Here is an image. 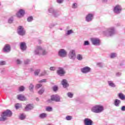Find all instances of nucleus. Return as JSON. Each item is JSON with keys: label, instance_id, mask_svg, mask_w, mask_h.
<instances>
[{"label": "nucleus", "instance_id": "obj_1", "mask_svg": "<svg viewBox=\"0 0 125 125\" xmlns=\"http://www.w3.org/2000/svg\"><path fill=\"white\" fill-rule=\"evenodd\" d=\"M0 117V122H5L7 118L6 117L10 118L12 117V111L9 109H7L2 112Z\"/></svg>", "mask_w": 125, "mask_h": 125}, {"label": "nucleus", "instance_id": "obj_2", "mask_svg": "<svg viewBox=\"0 0 125 125\" xmlns=\"http://www.w3.org/2000/svg\"><path fill=\"white\" fill-rule=\"evenodd\" d=\"M34 54L35 55H46L47 51L44 48H42L41 46H37L36 49L34 50Z\"/></svg>", "mask_w": 125, "mask_h": 125}, {"label": "nucleus", "instance_id": "obj_3", "mask_svg": "<svg viewBox=\"0 0 125 125\" xmlns=\"http://www.w3.org/2000/svg\"><path fill=\"white\" fill-rule=\"evenodd\" d=\"M91 111L95 114H99L104 111V107L103 105H96L91 108Z\"/></svg>", "mask_w": 125, "mask_h": 125}, {"label": "nucleus", "instance_id": "obj_4", "mask_svg": "<svg viewBox=\"0 0 125 125\" xmlns=\"http://www.w3.org/2000/svg\"><path fill=\"white\" fill-rule=\"evenodd\" d=\"M116 34V31L115 30V27H111L108 28L106 31H104V35L106 37H112Z\"/></svg>", "mask_w": 125, "mask_h": 125}, {"label": "nucleus", "instance_id": "obj_5", "mask_svg": "<svg viewBox=\"0 0 125 125\" xmlns=\"http://www.w3.org/2000/svg\"><path fill=\"white\" fill-rule=\"evenodd\" d=\"M17 33L20 36L23 37V36H25V35H26V31H25V29H24V27H23V26L20 25L18 27Z\"/></svg>", "mask_w": 125, "mask_h": 125}, {"label": "nucleus", "instance_id": "obj_6", "mask_svg": "<svg viewBox=\"0 0 125 125\" xmlns=\"http://www.w3.org/2000/svg\"><path fill=\"white\" fill-rule=\"evenodd\" d=\"M123 10V8L120 5H116L113 8V12L115 14H120L122 11Z\"/></svg>", "mask_w": 125, "mask_h": 125}, {"label": "nucleus", "instance_id": "obj_7", "mask_svg": "<svg viewBox=\"0 0 125 125\" xmlns=\"http://www.w3.org/2000/svg\"><path fill=\"white\" fill-rule=\"evenodd\" d=\"M81 72L83 74H88L91 72V68L89 66H85L81 68Z\"/></svg>", "mask_w": 125, "mask_h": 125}, {"label": "nucleus", "instance_id": "obj_8", "mask_svg": "<svg viewBox=\"0 0 125 125\" xmlns=\"http://www.w3.org/2000/svg\"><path fill=\"white\" fill-rule=\"evenodd\" d=\"M58 55L60 57H66L67 56V51L64 49H61L58 52Z\"/></svg>", "mask_w": 125, "mask_h": 125}, {"label": "nucleus", "instance_id": "obj_9", "mask_svg": "<svg viewBox=\"0 0 125 125\" xmlns=\"http://www.w3.org/2000/svg\"><path fill=\"white\" fill-rule=\"evenodd\" d=\"M68 57L72 60L76 59V51L75 50H71L68 54Z\"/></svg>", "mask_w": 125, "mask_h": 125}, {"label": "nucleus", "instance_id": "obj_10", "mask_svg": "<svg viewBox=\"0 0 125 125\" xmlns=\"http://www.w3.org/2000/svg\"><path fill=\"white\" fill-rule=\"evenodd\" d=\"M11 51V47L9 44H6L3 48V52L5 53H8Z\"/></svg>", "mask_w": 125, "mask_h": 125}, {"label": "nucleus", "instance_id": "obj_11", "mask_svg": "<svg viewBox=\"0 0 125 125\" xmlns=\"http://www.w3.org/2000/svg\"><path fill=\"white\" fill-rule=\"evenodd\" d=\"M91 41L93 45H100V40L98 38H91Z\"/></svg>", "mask_w": 125, "mask_h": 125}, {"label": "nucleus", "instance_id": "obj_12", "mask_svg": "<svg viewBox=\"0 0 125 125\" xmlns=\"http://www.w3.org/2000/svg\"><path fill=\"white\" fill-rule=\"evenodd\" d=\"M61 84L62 85L63 88H68L69 86L68 81L66 79H63L61 82Z\"/></svg>", "mask_w": 125, "mask_h": 125}, {"label": "nucleus", "instance_id": "obj_13", "mask_svg": "<svg viewBox=\"0 0 125 125\" xmlns=\"http://www.w3.org/2000/svg\"><path fill=\"white\" fill-rule=\"evenodd\" d=\"M52 97V100L53 101H55V102H60V99H61V98H60V96L55 94L51 96Z\"/></svg>", "mask_w": 125, "mask_h": 125}, {"label": "nucleus", "instance_id": "obj_14", "mask_svg": "<svg viewBox=\"0 0 125 125\" xmlns=\"http://www.w3.org/2000/svg\"><path fill=\"white\" fill-rule=\"evenodd\" d=\"M57 74L59 76L61 77L64 76L66 74V72L64 70V69L62 67H59V69L57 70Z\"/></svg>", "mask_w": 125, "mask_h": 125}, {"label": "nucleus", "instance_id": "obj_15", "mask_svg": "<svg viewBox=\"0 0 125 125\" xmlns=\"http://www.w3.org/2000/svg\"><path fill=\"white\" fill-rule=\"evenodd\" d=\"M93 19V14H88L85 17V21L86 22H91Z\"/></svg>", "mask_w": 125, "mask_h": 125}, {"label": "nucleus", "instance_id": "obj_16", "mask_svg": "<svg viewBox=\"0 0 125 125\" xmlns=\"http://www.w3.org/2000/svg\"><path fill=\"white\" fill-rule=\"evenodd\" d=\"M93 122L89 118H85L84 119V124L85 125H92Z\"/></svg>", "mask_w": 125, "mask_h": 125}, {"label": "nucleus", "instance_id": "obj_17", "mask_svg": "<svg viewBox=\"0 0 125 125\" xmlns=\"http://www.w3.org/2000/svg\"><path fill=\"white\" fill-rule=\"evenodd\" d=\"M24 14H25V10L21 9L19 12H18L17 13V17H18L19 18H20V17H21V16H24Z\"/></svg>", "mask_w": 125, "mask_h": 125}, {"label": "nucleus", "instance_id": "obj_18", "mask_svg": "<svg viewBox=\"0 0 125 125\" xmlns=\"http://www.w3.org/2000/svg\"><path fill=\"white\" fill-rule=\"evenodd\" d=\"M18 100L20 101H27V99L22 94H19L17 96Z\"/></svg>", "mask_w": 125, "mask_h": 125}, {"label": "nucleus", "instance_id": "obj_19", "mask_svg": "<svg viewBox=\"0 0 125 125\" xmlns=\"http://www.w3.org/2000/svg\"><path fill=\"white\" fill-rule=\"evenodd\" d=\"M20 48L21 50L24 51L27 49V46L25 42H21L20 43Z\"/></svg>", "mask_w": 125, "mask_h": 125}, {"label": "nucleus", "instance_id": "obj_20", "mask_svg": "<svg viewBox=\"0 0 125 125\" xmlns=\"http://www.w3.org/2000/svg\"><path fill=\"white\" fill-rule=\"evenodd\" d=\"M122 103V102L121 101V100H119V99H115L114 100V105L116 106V107H119L120 106V105H121V104Z\"/></svg>", "mask_w": 125, "mask_h": 125}, {"label": "nucleus", "instance_id": "obj_21", "mask_svg": "<svg viewBox=\"0 0 125 125\" xmlns=\"http://www.w3.org/2000/svg\"><path fill=\"white\" fill-rule=\"evenodd\" d=\"M33 108L34 106L31 104H27L25 108V110L26 111H30V110H32V109Z\"/></svg>", "mask_w": 125, "mask_h": 125}, {"label": "nucleus", "instance_id": "obj_22", "mask_svg": "<svg viewBox=\"0 0 125 125\" xmlns=\"http://www.w3.org/2000/svg\"><path fill=\"white\" fill-rule=\"evenodd\" d=\"M56 11V10H55L53 7H51L48 9V12H49V13H50L52 15Z\"/></svg>", "mask_w": 125, "mask_h": 125}, {"label": "nucleus", "instance_id": "obj_23", "mask_svg": "<svg viewBox=\"0 0 125 125\" xmlns=\"http://www.w3.org/2000/svg\"><path fill=\"white\" fill-rule=\"evenodd\" d=\"M107 83L109 86H110L111 87H116V84H114V82L112 81H108Z\"/></svg>", "mask_w": 125, "mask_h": 125}, {"label": "nucleus", "instance_id": "obj_24", "mask_svg": "<svg viewBox=\"0 0 125 125\" xmlns=\"http://www.w3.org/2000/svg\"><path fill=\"white\" fill-rule=\"evenodd\" d=\"M61 14V13H60L59 11L56 10V11L53 13L52 15L53 17H55V18H57V17L60 16Z\"/></svg>", "mask_w": 125, "mask_h": 125}, {"label": "nucleus", "instance_id": "obj_25", "mask_svg": "<svg viewBox=\"0 0 125 125\" xmlns=\"http://www.w3.org/2000/svg\"><path fill=\"white\" fill-rule=\"evenodd\" d=\"M118 97L121 100H125V95L122 93H120L118 94Z\"/></svg>", "mask_w": 125, "mask_h": 125}, {"label": "nucleus", "instance_id": "obj_26", "mask_svg": "<svg viewBox=\"0 0 125 125\" xmlns=\"http://www.w3.org/2000/svg\"><path fill=\"white\" fill-rule=\"evenodd\" d=\"M47 115L45 113H42L40 114L39 118L40 119H45L46 118Z\"/></svg>", "mask_w": 125, "mask_h": 125}, {"label": "nucleus", "instance_id": "obj_27", "mask_svg": "<svg viewBox=\"0 0 125 125\" xmlns=\"http://www.w3.org/2000/svg\"><path fill=\"white\" fill-rule=\"evenodd\" d=\"M76 58L77 60H79V61H82V60L83 59V55L81 54H78L77 55Z\"/></svg>", "mask_w": 125, "mask_h": 125}, {"label": "nucleus", "instance_id": "obj_28", "mask_svg": "<svg viewBox=\"0 0 125 125\" xmlns=\"http://www.w3.org/2000/svg\"><path fill=\"white\" fill-rule=\"evenodd\" d=\"M73 33H74L73 30H67L65 33V36H70V35H71V34H73Z\"/></svg>", "mask_w": 125, "mask_h": 125}, {"label": "nucleus", "instance_id": "obj_29", "mask_svg": "<svg viewBox=\"0 0 125 125\" xmlns=\"http://www.w3.org/2000/svg\"><path fill=\"white\" fill-rule=\"evenodd\" d=\"M19 119L21 120H25V119H26V115H25L24 113H22L20 115Z\"/></svg>", "mask_w": 125, "mask_h": 125}, {"label": "nucleus", "instance_id": "obj_30", "mask_svg": "<svg viewBox=\"0 0 125 125\" xmlns=\"http://www.w3.org/2000/svg\"><path fill=\"white\" fill-rule=\"evenodd\" d=\"M29 89L30 91L33 92V90H34V85L33 83H30L29 86Z\"/></svg>", "mask_w": 125, "mask_h": 125}, {"label": "nucleus", "instance_id": "obj_31", "mask_svg": "<svg viewBox=\"0 0 125 125\" xmlns=\"http://www.w3.org/2000/svg\"><path fill=\"white\" fill-rule=\"evenodd\" d=\"M33 20H34V18H33V16L28 17L27 19V21L28 22H32Z\"/></svg>", "mask_w": 125, "mask_h": 125}, {"label": "nucleus", "instance_id": "obj_32", "mask_svg": "<svg viewBox=\"0 0 125 125\" xmlns=\"http://www.w3.org/2000/svg\"><path fill=\"white\" fill-rule=\"evenodd\" d=\"M14 21V18L13 17H11L10 18H9L8 20V22L9 24H11L12 23V22H13Z\"/></svg>", "mask_w": 125, "mask_h": 125}, {"label": "nucleus", "instance_id": "obj_33", "mask_svg": "<svg viewBox=\"0 0 125 125\" xmlns=\"http://www.w3.org/2000/svg\"><path fill=\"white\" fill-rule=\"evenodd\" d=\"M40 72H41V69H36L34 72L35 76H39V74H40Z\"/></svg>", "mask_w": 125, "mask_h": 125}, {"label": "nucleus", "instance_id": "obj_34", "mask_svg": "<svg viewBox=\"0 0 125 125\" xmlns=\"http://www.w3.org/2000/svg\"><path fill=\"white\" fill-rule=\"evenodd\" d=\"M117 57V54L116 53H112L110 54V57L111 59L115 58V57Z\"/></svg>", "mask_w": 125, "mask_h": 125}, {"label": "nucleus", "instance_id": "obj_35", "mask_svg": "<svg viewBox=\"0 0 125 125\" xmlns=\"http://www.w3.org/2000/svg\"><path fill=\"white\" fill-rule=\"evenodd\" d=\"M67 95L68 97H69V98H73V96H74V94L72 93L71 92H68L67 93Z\"/></svg>", "mask_w": 125, "mask_h": 125}, {"label": "nucleus", "instance_id": "obj_36", "mask_svg": "<svg viewBox=\"0 0 125 125\" xmlns=\"http://www.w3.org/2000/svg\"><path fill=\"white\" fill-rule=\"evenodd\" d=\"M6 64V62L5 61H0V66H3V65H5Z\"/></svg>", "mask_w": 125, "mask_h": 125}, {"label": "nucleus", "instance_id": "obj_37", "mask_svg": "<svg viewBox=\"0 0 125 125\" xmlns=\"http://www.w3.org/2000/svg\"><path fill=\"white\" fill-rule=\"evenodd\" d=\"M19 91H24L25 90V87L23 86H21L19 88Z\"/></svg>", "mask_w": 125, "mask_h": 125}, {"label": "nucleus", "instance_id": "obj_38", "mask_svg": "<svg viewBox=\"0 0 125 125\" xmlns=\"http://www.w3.org/2000/svg\"><path fill=\"white\" fill-rule=\"evenodd\" d=\"M46 111H47L48 112H51L52 111V107L50 106H48L46 108Z\"/></svg>", "mask_w": 125, "mask_h": 125}, {"label": "nucleus", "instance_id": "obj_39", "mask_svg": "<svg viewBox=\"0 0 125 125\" xmlns=\"http://www.w3.org/2000/svg\"><path fill=\"white\" fill-rule=\"evenodd\" d=\"M89 44H90L89 41H85L84 42V43H83V45L84 46L89 45Z\"/></svg>", "mask_w": 125, "mask_h": 125}, {"label": "nucleus", "instance_id": "obj_40", "mask_svg": "<svg viewBox=\"0 0 125 125\" xmlns=\"http://www.w3.org/2000/svg\"><path fill=\"white\" fill-rule=\"evenodd\" d=\"M53 91H57V90H58V86H56V85H54L53 87Z\"/></svg>", "mask_w": 125, "mask_h": 125}, {"label": "nucleus", "instance_id": "obj_41", "mask_svg": "<svg viewBox=\"0 0 125 125\" xmlns=\"http://www.w3.org/2000/svg\"><path fill=\"white\" fill-rule=\"evenodd\" d=\"M43 92H44V89L42 88L38 92V93L39 94L42 95L43 93Z\"/></svg>", "mask_w": 125, "mask_h": 125}, {"label": "nucleus", "instance_id": "obj_42", "mask_svg": "<svg viewBox=\"0 0 125 125\" xmlns=\"http://www.w3.org/2000/svg\"><path fill=\"white\" fill-rule=\"evenodd\" d=\"M77 7H78V4H77V3H74L72 4V8L76 9Z\"/></svg>", "mask_w": 125, "mask_h": 125}, {"label": "nucleus", "instance_id": "obj_43", "mask_svg": "<svg viewBox=\"0 0 125 125\" xmlns=\"http://www.w3.org/2000/svg\"><path fill=\"white\" fill-rule=\"evenodd\" d=\"M66 120L67 121H71V120H72V116L69 115L67 116L66 117Z\"/></svg>", "mask_w": 125, "mask_h": 125}, {"label": "nucleus", "instance_id": "obj_44", "mask_svg": "<svg viewBox=\"0 0 125 125\" xmlns=\"http://www.w3.org/2000/svg\"><path fill=\"white\" fill-rule=\"evenodd\" d=\"M45 75H46V71L44 70L43 72H42L41 74V76L42 77L43 76H45Z\"/></svg>", "mask_w": 125, "mask_h": 125}, {"label": "nucleus", "instance_id": "obj_45", "mask_svg": "<svg viewBox=\"0 0 125 125\" xmlns=\"http://www.w3.org/2000/svg\"><path fill=\"white\" fill-rule=\"evenodd\" d=\"M97 65L101 68H102V67H103V63H102V62H98L97 63Z\"/></svg>", "mask_w": 125, "mask_h": 125}, {"label": "nucleus", "instance_id": "obj_46", "mask_svg": "<svg viewBox=\"0 0 125 125\" xmlns=\"http://www.w3.org/2000/svg\"><path fill=\"white\" fill-rule=\"evenodd\" d=\"M38 83H46V79H42L41 80H40Z\"/></svg>", "mask_w": 125, "mask_h": 125}, {"label": "nucleus", "instance_id": "obj_47", "mask_svg": "<svg viewBox=\"0 0 125 125\" xmlns=\"http://www.w3.org/2000/svg\"><path fill=\"white\" fill-rule=\"evenodd\" d=\"M16 109L17 110L19 108H20V104H17L15 105Z\"/></svg>", "mask_w": 125, "mask_h": 125}, {"label": "nucleus", "instance_id": "obj_48", "mask_svg": "<svg viewBox=\"0 0 125 125\" xmlns=\"http://www.w3.org/2000/svg\"><path fill=\"white\" fill-rule=\"evenodd\" d=\"M122 76V73L121 72H117L116 73V77H121Z\"/></svg>", "mask_w": 125, "mask_h": 125}, {"label": "nucleus", "instance_id": "obj_49", "mask_svg": "<svg viewBox=\"0 0 125 125\" xmlns=\"http://www.w3.org/2000/svg\"><path fill=\"white\" fill-rule=\"evenodd\" d=\"M56 68L54 66H51L50 67V71H55Z\"/></svg>", "mask_w": 125, "mask_h": 125}, {"label": "nucleus", "instance_id": "obj_50", "mask_svg": "<svg viewBox=\"0 0 125 125\" xmlns=\"http://www.w3.org/2000/svg\"><path fill=\"white\" fill-rule=\"evenodd\" d=\"M42 84H37L36 86V88H40V87H42Z\"/></svg>", "mask_w": 125, "mask_h": 125}, {"label": "nucleus", "instance_id": "obj_51", "mask_svg": "<svg viewBox=\"0 0 125 125\" xmlns=\"http://www.w3.org/2000/svg\"><path fill=\"white\" fill-rule=\"evenodd\" d=\"M64 1V0H57V2L58 3H62V2H63V1Z\"/></svg>", "mask_w": 125, "mask_h": 125}, {"label": "nucleus", "instance_id": "obj_52", "mask_svg": "<svg viewBox=\"0 0 125 125\" xmlns=\"http://www.w3.org/2000/svg\"><path fill=\"white\" fill-rule=\"evenodd\" d=\"M21 63H22V62H21V61H20V60H19V59L17 60V64H20Z\"/></svg>", "mask_w": 125, "mask_h": 125}, {"label": "nucleus", "instance_id": "obj_53", "mask_svg": "<svg viewBox=\"0 0 125 125\" xmlns=\"http://www.w3.org/2000/svg\"><path fill=\"white\" fill-rule=\"evenodd\" d=\"M29 63H30V60H26L24 61V64H29Z\"/></svg>", "mask_w": 125, "mask_h": 125}, {"label": "nucleus", "instance_id": "obj_54", "mask_svg": "<svg viewBox=\"0 0 125 125\" xmlns=\"http://www.w3.org/2000/svg\"><path fill=\"white\" fill-rule=\"evenodd\" d=\"M121 111H125V105L122 106L121 107Z\"/></svg>", "mask_w": 125, "mask_h": 125}, {"label": "nucleus", "instance_id": "obj_55", "mask_svg": "<svg viewBox=\"0 0 125 125\" xmlns=\"http://www.w3.org/2000/svg\"><path fill=\"white\" fill-rule=\"evenodd\" d=\"M52 101H52V97H51V99L48 100H47V102H48V103H51V102H52Z\"/></svg>", "mask_w": 125, "mask_h": 125}, {"label": "nucleus", "instance_id": "obj_56", "mask_svg": "<svg viewBox=\"0 0 125 125\" xmlns=\"http://www.w3.org/2000/svg\"><path fill=\"white\" fill-rule=\"evenodd\" d=\"M55 26V24H51V25L49 26V28L51 29V28H52L53 27H54Z\"/></svg>", "mask_w": 125, "mask_h": 125}, {"label": "nucleus", "instance_id": "obj_57", "mask_svg": "<svg viewBox=\"0 0 125 125\" xmlns=\"http://www.w3.org/2000/svg\"><path fill=\"white\" fill-rule=\"evenodd\" d=\"M109 0H103V2H107Z\"/></svg>", "mask_w": 125, "mask_h": 125}, {"label": "nucleus", "instance_id": "obj_58", "mask_svg": "<svg viewBox=\"0 0 125 125\" xmlns=\"http://www.w3.org/2000/svg\"><path fill=\"white\" fill-rule=\"evenodd\" d=\"M3 72H4V69H3V70H1V74H2L3 73Z\"/></svg>", "mask_w": 125, "mask_h": 125}, {"label": "nucleus", "instance_id": "obj_59", "mask_svg": "<svg viewBox=\"0 0 125 125\" xmlns=\"http://www.w3.org/2000/svg\"><path fill=\"white\" fill-rule=\"evenodd\" d=\"M36 100L37 101H40V99H39V98H37Z\"/></svg>", "mask_w": 125, "mask_h": 125}, {"label": "nucleus", "instance_id": "obj_60", "mask_svg": "<svg viewBox=\"0 0 125 125\" xmlns=\"http://www.w3.org/2000/svg\"><path fill=\"white\" fill-rule=\"evenodd\" d=\"M38 42H39V43H42V41L41 40H39Z\"/></svg>", "mask_w": 125, "mask_h": 125}, {"label": "nucleus", "instance_id": "obj_61", "mask_svg": "<svg viewBox=\"0 0 125 125\" xmlns=\"http://www.w3.org/2000/svg\"><path fill=\"white\" fill-rule=\"evenodd\" d=\"M47 125H52V124H48Z\"/></svg>", "mask_w": 125, "mask_h": 125}, {"label": "nucleus", "instance_id": "obj_62", "mask_svg": "<svg viewBox=\"0 0 125 125\" xmlns=\"http://www.w3.org/2000/svg\"><path fill=\"white\" fill-rule=\"evenodd\" d=\"M0 5H1V4L0 3Z\"/></svg>", "mask_w": 125, "mask_h": 125}]
</instances>
